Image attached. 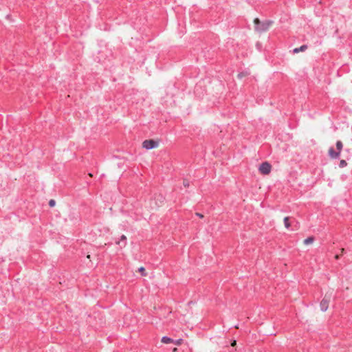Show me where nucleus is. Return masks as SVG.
<instances>
[{"label": "nucleus", "mask_w": 352, "mask_h": 352, "mask_svg": "<svg viewBox=\"0 0 352 352\" xmlns=\"http://www.w3.org/2000/svg\"><path fill=\"white\" fill-rule=\"evenodd\" d=\"M332 295V291H329L327 292L323 298V299L321 300L320 304V309L322 311H326L328 309L329 305L331 300Z\"/></svg>", "instance_id": "obj_1"}, {"label": "nucleus", "mask_w": 352, "mask_h": 352, "mask_svg": "<svg viewBox=\"0 0 352 352\" xmlns=\"http://www.w3.org/2000/svg\"><path fill=\"white\" fill-rule=\"evenodd\" d=\"M273 23L272 21H262L259 25L255 26L254 30L258 33L266 32L271 28Z\"/></svg>", "instance_id": "obj_2"}, {"label": "nucleus", "mask_w": 352, "mask_h": 352, "mask_svg": "<svg viewBox=\"0 0 352 352\" xmlns=\"http://www.w3.org/2000/svg\"><path fill=\"white\" fill-rule=\"evenodd\" d=\"M159 146V140H146L142 142V147L147 150L157 148Z\"/></svg>", "instance_id": "obj_3"}, {"label": "nucleus", "mask_w": 352, "mask_h": 352, "mask_svg": "<svg viewBox=\"0 0 352 352\" xmlns=\"http://www.w3.org/2000/svg\"><path fill=\"white\" fill-rule=\"evenodd\" d=\"M258 170L261 174L267 175L270 173L272 166L270 163L265 162L260 165Z\"/></svg>", "instance_id": "obj_4"}, {"label": "nucleus", "mask_w": 352, "mask_h": 352, "mask_svg": "<svg viewBox=\"0 0 352 352\" xmlns=\"http://www.w3.org/2000/svg\"><path fill=\"white\" fill-rule=\"evenodd\" d=\"M328 153L332 159L338 158L340 156L339 152H336L332 147L329 148Z\"/></svg>", "instance_id": "obj_5"}, {"label": "nucleus", "mask_w": 352, "mask_h": 352, "mask_svg": "<svg viewBox=\"0 0 352 352\" xmlns=\"http://www.w3.org/2000/svg\"><path fill=\"white\" fill-rule=\"evenodd\" d=\"M315 241V238L314 236H309L307 237V239H305L304 241H303V243L305 245H310V244H312Z\"/></svg>", "instance_id": "obj_6"}, {"label": "nucleus", "mask_w": 352, "mask_h": 352, "mask_svg": "<svg viewBox=\"0 0 352 352\" xmlns=\"http://www.w3.org/2000/svg\"><path fill=\"white\" fill-rule=\"evenodd\" d=\"M161 342L164 344H170V343H173L174 342V340L168 337L164 336L162 338Z\"/></svg>", "instance_id": "obj_7"}, {"label": "nucleus", "mask_w": 352, "mask_h": 352, "mask_svg": "<svg viewBox=\"0 0 352 352\" xmlns=\"http://www.w3.org/2000/svg\"><path fill=\"white\" fill-rule=\"evenodd\" d=\"M307 49V46L305 45H303L300 46V47L295 48L294 50V53L297 54V53H298L300 52H304Z\"/></svg>", "instance_id": "obj_8"}, {"label": "nucleus", "mask_w": 352, "mask_h": 352, "mask_svg": "<svg viewBox=\"0 0 352 352\" xmlns=\"http://www.w3.org/2000/svg\"><path fill=\"white\" fill-rule=\"evenodd\" d=\"M283 221H284V224H285V226L286 228H289L290 226H291V224L289 223V217H285L283 219Z\"/></svg>", "instance_id": "obj_9"}, {"label": "nucleus", "mask_w": 352, "mask_h": 352, "mask_svg": "<svg viewBox=\"0 0 352 352\" xmlns=\"http://www.w3.org/2000/svg\"><path fill=\"white\" fill-rule=\"evenodd\" d=\"M342 147H343V144L341 141H338L336 142V148L338 149V152H339V154H340V152L342 149Z\"/></svg>", "instance_id": "obj_10"}, {"label": "nucleus", "mask_w": 352, "mask_h": 352, "mask_svg": "<svg viewBox=\"0 0 352 352\" xmlns=\"http://www.w3.org/2000/svg\"><path fill=\"white\" fill-rule=\"evenodd\" d=\"M138 271L139 272L141 273V274L143 276H146L147 275L146 272V270L144 267H140L138 268Z\"/></svg>", "instance_id": "obj_11"}, {"label": "nucleus", "mask_w": 352, "mask_h": 352, "mask_svg": "<svg viewBox=\"0 0 352 352\" xmlns=\"http://www.w3.org/2000/svg\"><path fill=\"white\" fill-rule=\"evenodd\" d=\"M347 166V162L344 160H342L340 162L339 166L340 168H344Z\"/></svg>", "instance_id": "obj_12"}, {"label": "nucleus", "mask_w": 352, "mask_h": 352, "mask_svg": "<svg viewBox=\"0 0 352 352\" xmlns=\"http://www.w3.org/2000/svg\"><path fill=\"white\" fill-rule=\"evenodd\" d=\"M261 22L262 21H261L259 20V19H258V18H255L254 19V23L255 26L259 25L261 23Z\"/></svg>", "instance_id": "obj_13"}, {"label": "nucleus", "mask_w": 352, "mask_h": 352, "mask_svg": "<svg viewBox=\"0 0 352 352\" xmlns=\"http://www.w3.org/2000/svg\"><path fill=\"white\" fill-rule=\"evenodd\" d=\"M173 342H174L176 345L179 346V345H181V344L183 343V340H182V339H179V340H176V341H174Z\"/></svg>", "instance_id": "obj_14"}, {"label": "nucleus", "mask_w": 352, "mask_h": 352, "mask_svg": "<svg viewBox=\"0 0 352 352\" xmlns=\"http://www.w3.org/2000/svg\"><path fill=\"white\" fill-rule=\"evenodd\" d=\"M56 205V201L54 199H50L49 201V206L50 207H54Z\"/></svg>", "instance_id": "obj_15"}, {"label": "nucleus", "mask_w": 352, "mask_h": 352, "mask_svg": "<svg viewBox=\"0 0 352 352\" xmlns=\"http://www.w3.org/2000/svg\"><path fill=\"white\" fill-rule=\"evenodd\" d=\"M183 184H184V186L185 187H188L189 186V182L188 180H184Z\"/></svg>", "instance_id": "obj_16"}, {"label": "nucleus", "mask_w": 352, "mask_h": 352, "mask_svg": "<svg viewBox=\"0 0 352 352\" xmlns=\"http://www.w3.org/2000/svg\"><path fill=\"white\" fill-rule=\"evenodd\" d=\"M126 239V236L124 234H122L120 237V241H125Z\"/></svg>", "instance_id": "obj_17"}, {"label": "nucleus", "mask_w": 352, "mask_h": 352, "mask_svg": "<svg viewBox=\"0 0 352 352\" xmlns=\"http://www.w3.org/2000/svg\"><path fill=\"white\" fill-rule=\"evenodd\" d=\"M245 76V75L243 73H241V74H238V77H239V78H243V76Z\"/></svg>", "instance_id": "obj_18"}, {"label": "nucleus", "mask_w": 352, "mask_h": 352, "mask_svg": "<svg viewBox=\"0 0 352 352\" xmlns=\"http://www.w3.org/2000/svg\"><path fill=\"white\" fill-rule=\"evenodd\" d=\"M236 340H234V341L231 343V346H236Z\"/></svg>", "instance_id": "obj_19"}, {"label": "nucleus", "mask_w": 352, "mask_h": 352, "mask_svg": "<svg viewBox=\"0 0 352 352\" xmlns=\"http://www.w3.org/2000/svg\"><path fill=\"white\" fill-rule=\"evenodd\" d=\"M197 215L198 217H199L200 218H203V217H204V215H203V214H199V213H197Z\"/></svg>", "instance_id": "obj_20"}, {"label": "nucleus", "mask_w": 352, "mask_h": 352, "mask_svg": "<svg viewBox=\"0 0 352 352\" xmlns=\"http://www.w3.org/2000/svg\"><path fill=\"white\" fill-rule=\"evenodd\" d=\"M177 348L175 347L173 349V352H177Z\"/></svg>", "instance_id": "obj_21"}, {"label": "nucleus", "mask_w": 352, "mask_h": 352, "mask_svg": "<svg viewBox=\"0 0 352 352\" xmlns=\"http://www.w3.org/2000/svg\"><path fill=\"white\" fill-rule=\"evenodd\" d=\"M339 258H340V256H339V255H336V256H335V258H336V259H339Z\"/></svg>", "instance_id": "obj_22"}, {"label": "nucleus", "mask_w": 352, "mask_h": 352, "mask_svg": "<svg viewBox=\"0 0 352 352\" xmlns=\"http://www.w3.org/2000/svg\"><path fill=\"white\" fill-rule=\"evenodd\" d=\"M89 176L91 177H93V175L91 173H89Z\"/></svg>", "instance_id": "obj_23"}, {"label": "nucleus", "mask_w": 352, "mask_h": 352, "mask_svg": "<svg viewBox=\"0 0 352 352\" xmlns=\"http://www.w3.org/2000/svg\"><path fill=\"white\" fill-rule=\"evenodd\" d=\"M87 258L89 259V258H90V255H89V254H88V255L87 256Z\"/></svg>", "instance_id": "obj_24"}, {"label": "nucleus", "mask_w": 352, "mask_h": 352, "mask_svg": "<svg viewBox=\"0 0 352 352\" xmlns=\"http://www.w3.org/2000/svg\"><path fill=\"white\" fill-rule=\"evenodd\" d=\"M116 243L120 244V243H121V241H118Z\"/></svg>", "instance_id": "obj_25"}, {"label": "nucleus", "mask_w": 352, "mask_h": 352, "mask_svg": "<svg viewBox=\"0 0 352 352\" xmlns=\"http://www.w3.org/2000/svg\"><path fill=\"white\" fill-rule=\"evenodd\" d=\"M116 243L120 244V243H121V241H118Z\"/></svg>", "instance_id": "obj_26"}]
</instances>
